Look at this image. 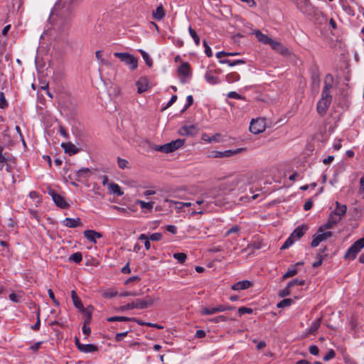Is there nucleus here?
<instances>
[{
	"instance_id": "obj_1",
	"label": "nucleus",
	"mask_w": 364,
	"mask_h": 364,
	"mask_svg": "<svg viewBox=\"0 0 364 364\" xmlns=\"http://www.w3.org/2000/svg\"><path fill=\"white\" fill-rule=\"evenodd\" d=\"M155 301V299L149 296H147L144 299H136L135 301L128 303L126 305L120 307V311H124L134 309H144L151 306Z\"/></svg>"
},
{
	"instance_id": "obj_2",
	"label": "nucleus",
	"mask_w": 364,
	"mask_h": 364,
	"mask_svg": "<svg viewBox=\"0 0 364 364\" xmlns=\"http://www.w3.org/2000/svg\"><path fill=\"white\" fill-rule=\"evenodd\" d=\"M295 4L297 9L303 14H311L312 11L314 15L321 16L326 20L327 19L320 10L311 6L309 0H296Z\"/></svg>"
},
{
	"instance_id": "obj_3",
	"label": "nucleus",
	"mask_w": 364,
	"mask_h": 364,
	"mask_svg": "<svg viewBox=\"0 0 364 364\" xmlns=\"http://www.w3.org/2000/svg\"><path fill=\"white\" fill-rule=\"evenodd\" d=\"M114 55L134 70L138 66V60L129 53H114Z\"/></svg>"
},
{
	"instance_id": "obj_4",
	"label": "nucleus",
	"mask_w": 364,
	"mask_h": 364,
	"mask_svg": "<svg viewBox=\"0 0 364 364\" xmlns=\"http://www.w3.org/2000/svg\"><path fill=\"white\" fill-rule=\"evenodd\" d=\"M364 247V237L355 241L347 250L345 258L354 259L358 253Z\"/></svg>"
},
{
	"instance_id": "obj_5",
	"label": "nucleus",
	"mask_w": 364,
	"mask_h": 364,
	"mask_svg": "<svg viewBox=\"0 0 364 364\" xmlns=\"http://www.w3.org/2000/svg\"><path fill=\"white\" fill-rule=\"evenodd\" d=\"M332 101V96H325L321 95L316 106V111L321 117H323L329 108Z\"/></svg>"
},
{
	"instance_id": "obj_6",
	"label": "nucleus",
	"mask_w": 364,
	"mask_h": 364,
	"mask_svg": "<svg viewBox=\"0 0 364 364\" xmlns=\"http://www.w3.org/2000/svg\"><path fill=\"white\" fill-rule=\"evenodd\" d=\"M246 148H238L234 150L228 149L223 151H212L210 154L209 157L212 158H230L232 157L236 154H240L242 151H245Z\"/></svg>"
},
{
	"instance_id": "obj_7",
	"label": "nucleus",
	"mask_w": 364,
	"mask_h": 364,
	"mask_svg": "<svg viewBox=\"0 0 364 364\" xmlns=\"http://www.w3.org/2000/svg\"><path fill=\"white\" fill-rule=\"evenodd\" d=\"M48 194L52 197V199L55 204L63 209H67L69 208V204L65 201V198L60 194L57 193L55 191L49 189Z\"/></svg>"
},
{
	"instance_id": "obj_8",
	"label": "nucleus",
	"mask_w": 364,
	"mask_h": 364,
	"mask_svg": "<svg viewBox=\"0 0 364 364\" xmlns=\"http://www.w3.org/2000/svg\"><path fill=\"white\" fill-rule=\"evenodd\" d=\"M332 236V232L331 231H326V232H316V235L313 236V240L311 242V246L312 247H317L320 242L322 241L326 240L327 238Z\"/></svg>"
},
{
	"instance_id": "obj_9",
	"label": "nucleus",
	"mask_w": 364,
	"mask_h": 364,
	"mask_svg": "<svg viewBox=\"0 0 364 364\" xmlns=\"http://www.w3.org/2000/svg\"><path fill=\"white\" fill-rule=\"evenodd\" d=\"M185 143V139H178L173 141H171L169 143H166L164 145V153L168 154L171 153L180 147H181Z\"/></svg>"
},
{
	"instance_id": "obj_10",
	"label": "nucleus",
	"mask_w": 364,
	"mask_h": 364,
	"mask_svg": "<svg viewBox=\"0 0 364 364\" xmlns=\"http://www.w3.org/2000/svg\"><path fill=\"white\" fill-rule=\"evenodd\" d=\"M249 129L252 134H257L262 133L265 129V126L262 119H252Z\"/></svg>"
},
{
	"instance_id": "obj_11",
	"label": "nucleus",
	"mask_w": 364,
	"mask_h": 364,
	"mask_svg": "<svg viewBox=\"0 0 364 364\" xmlns=\"http://www.w3.org/2000/svg\"><path fill=\"white\" fill-rule=\"evenodd\" d=\"M333 77L331 74L328 73L326 75L324 80V86L322 90L321 95L325 96H331L330 93L331 89L333 87Z\"/></svg>"
},
{
	"instance_id": "obj_12",
	"label": "nucleus",
	"mask_w": 364,
	"mask_h": 364,
	"mask_svg": "<svg viewBox=\"0 0 364 364\" xmlns=\"http://www.w3.org/2000/svg\"><path fill=\"white\" fill-rule=\"evenodd\" d=\"M198 129L196 125L183 126L180 128L178 134L181 136H196L198 134Z\"/></svg>"
},
{
	"instance_id": "obj_13",
	"label": "nucleus",
	"mask_w": 364,
	"mask_h": 364,
	"mask_svg": "<svg viewBox=\"0 0 364 364\" xmlns=\"http://www.w3.org/2000/svg\"><path fill=\"white\" fill-rule=\"evenodd\" d=\"M271 47L277 53L284 56H287L290 55L289 50L279 41H274L271 44Z\"/></svg>"
},
{
	"instance_id": "obj_14",
	"label": "nucleus",
	"mask_w": 364,
	"mask_h": 364,
	"mask_svg": "<svg viewBox=\"0 0 364 364\" xmlns=\"http://www.w3.org/2000/svg\"><path fill=\"white\" fill-rule=\"evenodd\" d=\"M84 237L89 240L90 242L92 243L97 242V239H100L102 237V233L97 232L93 230H85L84 232Z\"/></svg>"
},
{
	"instance_id": "obj_15",
	"label": "nucleus",
	"mask_w": 364,
	"mask_h": 364,
	"mask_svg": "<svg viewBox=\"0 0 364 364\" xmlns=\"http://www.w3.org/2000/svg\"><path fill=\"white\" fill-rule=\"evenodd\" d=\"M138 93L141 94L148 90L149 88V80L146 77H140L136 83Z\"/></svg>"
},
{
	"instance_id": "obj_16",
	"label": "nucleus",
	"mask_w": 364,
	"mask_h": 364,
	"mask_svg": "<svg viewBox=\"0 0 364 364\" xmlns=\"http://www.w3.org/2000/svg\"><path fill=\"white\" fill-rule=\"evenodd\" d=\"M63 225L68 228H75L82 225L81 219L80 218H66L63 221Z\"/></svg>"
},
{
	"instance_id": "obj_17",
	"label": "nucleus",
	"mask_w": 364,
	"mask_h": 364,
	"mask_svg": "<svg viewBox=\"0 0 364 364\" xmlns=\"http://www.w3.org/2000/svg\"><path fill=\"white\" fill-rule=\"evenodd\" d=\"M254 34L255 35L256 38H257V40L259 42H261L265 45L271 46V44L274 41V40H272L268 36L262 33L259 30H255L254 31Z\"/></svg>"
},
{
	"instance_id": "obj_18",
	"label": "nucleus",
	"mask_w": 364,
	"mask_h": 364,
	"mask_svg": "<svg viewBox=\"0 0 364 364\" xmlns=\"http://www.w3.org/2000/svg\"><path fill=\"white\" fill-rule=\"evenodd\" d=\"M308 230V226L302 225L298 226L291 234V237H294L295 240L300 239Z\"/></svg>"
},
{
	"instance_id": "obj_19",
	"label": "nucleus",
	"mask_w": 364,
	"mask_h": 364,
	"mask_svg": "<svg viewBox=\"0 0 364 364\" xmlns=\"http://www.w3.org/2000/svg\"><path fill=\"white\" fill-rule=\"evenodd\" d=\"M61 146L63 148L64 151L68 154L70 156L74 155L79 151V149L77 148L73 143L67 142L62 143Z\"/></svg>"
},
{
	"instance_id": "obj_20",
	"label": "nucleus",
	"mask_w": 364,
	"mask_h": 364,
	"mask_svg": "<svg viewBox=\"0 0 364 364\" xmlns=\"http://www.w3.org/2000/svg\"><path fill=\"white\" fill-rule=\"evenodd\" d=\"M252 285V283L248 280H243L240 281L234 284L231 289L235 291H240V290H244L247 289L249 287H250Z\"/></svg>"
},
{
	"instance_id": "obj_21",
	"label": "nucleus",
	"mask_w": 364,
	"mask_h": 364,
	"mask_svg": "<svg viewBox=\"0 0 364 364\" xmlns=\"http://www.w3.org/2000/svg\"><path fill=\"white\" fill-rule=\"evenodd\" d=\"M71 297H72L74 306L77 309H80L81 311L85 312L86 309L84 308L83 304H82L81 300L77 296V294H76L75 290H73L71 291Z\"/></svg>"
},
{
	"instance_id": "obj_22",
	"label": "nucleus",
	"mask_w": 364,
	"mask_h": 364,
	"mask_svg": "<svg viewBox=\"0 0 364 364\" xmlns=\"http://www.w3.org/2000/svg\"><path fill=\"white\" fill-rule=\"evenodd\" d=\"M205 79L209 84L214 85L218 84L220 80L218 77L213 73V70H208L205 74Z\"/></svg>"
},
{
	"instance_id": "obj_23",
	"label": "nucleus",
	"mask_w": 364,
	"mask_h": 364,
	"mask_svg": "<svg viewBox=\"0 0 364 364\" xmlns=\"http://www.w3.org/2000/svg\"><path fill=\"white\" fill-rule=\"evenodd\" d=\"M191 67L188 63H183L178 68V73L180 75L186 77L189 75Z\"/></svg>"
},
{
	"instance_id": "obj_24",
	"label": "nucleus",
	"mask_w": 364,
	"mask_h": 364,
	"mask_svg": "<svg viewBox=\"0 0 364 364\" xmlns=\"http://www.w3.org/2000/svg\"><path fill=\"white\" fill-rule=\"evenodd\" d=\"M165 16V11L162 4H160L155 11H153V18L155 20L161 21Z\"/></svg>"
},
{
	"instance_id": "obj_25",
	"label": "nucleus",
	"mask_w": 364,
	"mask_h": 364,
	"mask_svg": "<svg viewBox=\"0 0 364 364\" xmlns=\"http://www.w3.org/2000/svg\"><path fill=\"white\" fill-rule=\"evenodd\" d=\"M347 211V206L346 205H342L339 203L338 201L336 202V209L333 213L340 216L341 218L346 214Z\"/></svg>"
},
{
	"instance_id": "obj_26",
	"label": "nucleus",
	"mask_w": 364,
	"mask_h": 364,
	"mask_svg": "<svg viewBox=\"0 0 364 364\" xmlns=\"http://www.w3.org/2000/svg\"><path fill=\"white\" fill-rule=\"evenodd\" d=\"M109 190L111 193L115 194L117 196H122L124 194V192L121 190L120 186L115 183H111L109 185Z\"/></svg>"
},
{
	"instance_id": "obj_27",
	"label": "nucleus",
	"mask_w": 364,
	"mask_h": 364,
	"mask_svg": "<svg viewBox=\"0 0 364 364\" xmlns=\"http://www.w3.org/2000/svg\"><path fill=\"white\" fill-rule=\"evenodd\" d=\"M98 350V347L94 344H83L82 346H81V349L80 350V352L88 353H93Z\"/></svg>"
},
{
	"instance_id": "obj_28",
	"label": "nucleus",
	"mask_w": 364,
	"mask_h": 364,
	"mask_svg": "<svg viewBox=\"0 0 364 364\" xmlns=\"http://www.w3.org/2000/svg\"><path fill=\"white\" fill-rule=\"evenodd\" d=\"M321 322V318H317L315 320L311 325L310 328L308 330V333L311 335H314L319 328Z\"/></svg>"
},
{
	"instance_id": "obj_29",
	"label": "nucleus",
	"mask_w": 364,
	"mask_h": 364,
	"mask_svg": "<svg viewBox=\"0 0 364 364\" xmlns=\"http://www.w3.org/2000/svg\"><path fill=\"white\" fill-rule=\"evenodd\" d=\"M240 78V75L236 72L230 73L225 76V80L228 83L237 82Z\"/></svg>"
},
{
	"instance_id": "obj_30",
	"label": "nucleus",
	"mask_w": 364,
	"mask_h": 364,
	"mask_svg": "<svg viewBox=\"0 0 364 364\" xmlns=\"http://www.w3.org/2000/svg\"><path fill=\"white\" fill-rule=\"evenodd\" d=\"M219 63L221 64H228L229 66H235L239 64H245V61L243 60H230L228 59H223V60H219Z\"/></svg>"
},
{
	"instance_id": "obj_31",
	"label": "nucleus",
	"mask_w": 364,
	"mask_h": 364,
	"mask_svg": "<svg viewBox=\"0 0 364 364\" xmlns=\"http://www.w3.org/2000/svg\"><path fill=\"white\" fill-rule=\"evenodd\" d=\"M68 260L79 264L82 260V255L80 252H75L69 257Z\"/></svg>"
},
{
	"instance_id": "obj_32",
	"label": "nucleus",
	"mask_w": 364,
	"mask_h": 364,
	"mask_svg": "<svg viewBox=\"0 0 364 364\" xmlns=\"http://www.w3.org/2000/svg\"><path fill=\"white\" fill-rule=\"evenodd\" d=\"M173 257L176 259L180 264H183L187 259V255L184 252H176L173 253Z\"/></svg>"
},
{
	"instance_id": "obj_33",
	"label": "nucleus",
	"mask_w": 364,
	"mask_h": 364,
	"mask_svg": "<svg viewBox=\"0 0 364 364\" xmlns=\"http://www.w3.org/2000/svg\"><path fill=\"white\" fill-rule=\"evenodd\" d=\"M136 203L139 204L142 209H146L148 210H152L154 207V202H145L141 200H138Z\"/></svg>"
},
{
	"instance_id": "obj_34",
	"label": "nucleus",
	"mask_w": 364,
	"mask_h": 364,
	"mask_svg": "<svg viewBox=\"0 0 364 364\" xmlns=\"http://www.w3.org/2000/svg\"><path fill=\"white\" fill-rule=\"evenodd\" d=\"M188 32L190 36L192 37V38L194 41L195 44L198 46L200 45V38L196 31L192 28L191 26L188 27Z\"/></svg>"
},
{
	"instance_id": "obj_35",
	"label": "nucleus",
	"mask_w": 364,
	"mask_h": 364,
	"mask_svg": "<svg viewBox=\"0 0 364 364\" xmlns=\"http://www.w3.org/2000/svg\"><path fill=\"white\" fill-rule=\"evenodd\" d=\"M107 321H109V322L131 321V318L130 317H126V316H115L109 317L107 318Z\"/></svg>"
},
{
	"instance_id": "obj_36",
	"label": "nucleus",
	"mask_w": 364,
	"mask_h": 364,
	"mask_svg": "<svg viewBox=\"0 0 364 364\" xmlns=\"http://www.w3.org/2000/svg\"><path fill=\"white\" fill-rule=\"evenodd\" d=\"M139 52L143 58V59L144 60V61L146 62V64L149 66V67H151L152 65H153V61L151 59L150 56L149 55V54L145 52L144 50H139Z\"/></svg>"
},
{
	"instance_id": "obj_37",
	"label": "nucleus",
	"mask_w": 364,
	"mask_h": 364,
	"mask_svg": "<svg viewBox=\"0 0 364 364\" xmlns=\"http://www.w3.org/2000/svg\"><path fill=\"white\" fill-rule=\"evenodd\" d=\"M215 313H218L216 306L212 308L203 307L200 311L202 315H211Z\"/></svg>"
},
{
	"instance_id": "obj_38",
	"label": "nucleus",
	"mask_w": 364,
	"mask_h": 364,
	"mask_svg": "<svg viewBox=\"0 0 364 364\" xmlns=\"http://www.w3.org/2000/svg\"><path fill=\"white\" fill-rule=\"evenodd\" d=\"M11 160L8 153H4V156H0V171L3 170L4 164H7Z\"/></svg>"
},
{
	"instance_id": "obj_39",
	"label": "nucleus",
	"mask_w": 364,
	"mask_h": 364,
	"mask_svg": "<svg viewBox=\"0 0 364 364\" xmlns=\"http://www.w3.org/2000/svg\"><path fill=\"white\" fill-rule=\"evenodd\" d=\"M292 303L293 300L291 299H284L277 304V306L278 308H284L289 306Z\"/></svg>"
},
{
	"instance_id": "obj_40",
	"label": "nucleus",
	"mask_w": 364,
	"mask_h": 364,
	"mask_svg": "<svg viewBox=\"0 0 364 364\" xmlns=\"http://www.w3.org/2000/svg\"><path fill=\"white\" fill-rule=\"evenodd\" d=\"M229 320H231V318H229L228 316H227L225 315H220V316H216L215 318H213L212 319H210V321L214 322V323H219V322H226Z\"/></svg>"
},
{
	"instance_id": "obj_41",
	"label": "nucleus",
	"mask_w": 364,
	"mask_h": 364,
	"mask_svg": "<svg viewBox=\"0 0 364 364\" xmlns=\"http://www.w3.org/2000/svg\"><path fill=\"white\" fill-rule=\"evenodd\" d=\"M216 309H217V311L218 313V312H223V311H229V310H234L235 309V307L230 306V305L220 304V305L217 306Z\"/></svg>"
},
{
	"instance_id": "obj_42",
	"label": "nucleus",
	"mask_w": 364,
	"mask_h": 364,
	"mask_svg": "<svg viewBox=\"0 0 364 364\" xmlns=\"http://www.w3.org/2000/svg\"><path fill=\"white\" fill-rule=\"evenodd\" d=\"M294 241L295 240L294 239V237H291V235H290V236L286 240V241L282 245L280 249L285 250L289 248L294 242Z\"/></svg>"
},
{
	"instance_id": "obj_43",
	"label": "nucleus",
	"mask_w": 364,
	"mask_h": 364,
	"mask_svg": "<svg viewBox=\"0 0 364 364\" xmlns=\"http://www.w3.org/2000/svg\"><path fill=\"white\" fill-rule=\"evenodd\" d=\"M336 226L335 224H333L329 220H328L327 223L323 225H321L318 229V232H323L325 229H332Z\"/></svg>"
},
{
	"instance_id": "obj_44",
	"label": "nucleus",
	"mask_w": 364,
	"mask_h": 364,
	"mask_svg": "<svg viewBox=\"0 0 364 364\" xmlns=\"http://www.w3.org/2000/svg\"><path fill=\"white\" fill-rule=\"evenodd\" d=\"M9 106V103L6 100L4 92L0 93V108L6 109Z\"/></svg>"
},
{
	"instance_id": "obj_45",
	"label": "nucleus",
	"mask_w": 364,
	"mask_h": 364,
	"mask_svg": "<svg viewBox=\"0 0 364 364\" xmlns=\"http://www.w3.org/2000/svg\"><path fill=\"white\" fill-rule=\"evenodd\" d=\"M36 317V322L31 326L33 331H38L41 326L40 309L37 311Z\"/></svg>"
},
{
	"instance_id": "obj_46",
	"label": "nucleus",
	"mask_w": 364,
	"mask_h": 364,
	"mask_svg": "<svg viewBox=\"0 0 364 364\" xmlns=\"http://www.w3.org/2000/svg\"><path fill=\"white\" fill-rule=\"evenodd\" d=\"M328 220L333 224H335L336 225L337 223L341 220V218L333 212L330 214Z\"/></svg>"
},
{
	"instance_id": "obj_47",
	"label": "nucleus",
	"mask_w": 364,
	"mask_h": 364,
	"mask_svg": "<svg viewBox=\"0 0 364 364\" xmlns=\"http://www.w3.org/2000/svg\"><path fill=\"white\" fill-rule=\"evenodd\" d=\"M90 172L88 168H82L76 171V176L78 178L85 177V175Z\"/></svg>"
},
{
	"instance_id": "obj_48",
	"label": "nucleus",
	"mask_w": 364,
	"mask_h": 364,
	"mask_svg": "<svg viewBox=\"0 0 364 364\" xmlns=\"http://www.w3.org/2000/svg\"><path fill=\"white\" fill-rule=\"evenodd\" d=\"M193 104V97L192 95H188L186 97V104L184 106L183 109L181 110V112H184L186 109H188Z\"/></svg>"
},
{
	"instance_id": "obj_49",
	"label": "nucleus",
	"mask_w": 364,
	"mask_h": 364,
	"mask_svg": "<svg viewBox=\"0 0 364 364\" xmlns=\"http://www.w3.org/2000/svg\"><path fill=\"white\" fill-rule=\"evenodd\" d=\"M305 284V280L294 279L288 284V287H294V285L303 286Z\"/></svg>"
},
{
	"instance_id": "obj_50",
	"label": "nucleus",
	"mask_w": 364,
	"mask_h": 364,
	"mask_svg": "<svg viewBox=\"0 0 364 364\" xmlns=\"http://www.w3.org/2000/svg\"><path fill=\"white\" fill-rule=\"evenodd\" d=\"M228 97L229 98L237 99V100H245V97L235 91L228 92Z\"/></svg>"
},
{
	"instance_id": "obj_51",
	"label": "nucleus",
	"mask_w": 364,
	"mask_h": 364,
	"mask_svg": "<svg viewBox=\"0 0 364 364\" xmlns=\"http://www.w3.org/2000/svg\"><path fill=\"white\" fill-rule=\"evenodd\" d=\"M253 312V309L251 308L241 306L238 309V314L240 316H242L245 314H252Z\"/></svg>"
},
{
	"instance_id": "obj_52",
	"label": "nucleus",
	"mask_w": 364,
	"mask_h": 364,
	"mask_svg": "<svg viewBox=\"0 0 364 364\" xmlns=\"http://www.w3.org/2000/svg\"><path fill=\"white\" fill-rule=\"evenodd\" d=\"M298 270L294 267L293 269H289L284 275L283 279H287L297 274Z\"/></svg>"
},
{
	"instance_id": "obj_53",
	"label": "nucleus",
	"mask_w": 364,
	"mask_h": 364,
	"mask_svg": "<svg viewBox=\"0 0 364 364\" xmlns=\"http://www.w3.org/2000/svg\"><path fill=\"white\" fill-rule=\"evenodd\" d=\"M336 356V353L333 349H330L323 358L324 361H328Z\"/></svg>"
},
{
	"instance_id": "obj_54",
	"label": "nucleus",
	"mask_w": 364,
	"mask_h": 364,
	"mask_svg": "<svg viewBox=\"0 0 364 364\" xmlns=\"http://www.w3.org/2000/svg\"><path fill=\"white\" fill-rule=\"evenodd\" d=\"M240 230V228L239 225H234L232 228H230L226 232L225 236L228 237L232 233H237Z\"/></svg>"
},
{
	"instance_id": "obj_55",
	"label": "nucleus",
	"mask_w": 364,
	"mask_h": 364,
	"mask_svg": "<svg viewBox=\"0 0 364 364\" xmlns=\"http://www.w3.org/2000/svg\"><path fill=\"white\" fill-rule=\"evenodd\" d=\"M117 164H118V166L120 168L124 169L127 166L128 161H127L126 159H121V158L119 157L117 159Z\"/></svg>"
},
{
	"instance_id": "obj_56",
	"label": "nucleus",
	"mask_w": 364,
	"mask_h": 364,
	"mask_svg": "<svg viewBox=\"0 0 364 364\" xmlns=\"http://www.w3.org/2000/svg\"><path fill=\"white\" fill-rule=\"evenodd\" d=\"M129 331H131V329L129 328V331H127L125 332H122V333H118L116 334L115 336V340L118 342L121 341L123 340V338L124 337H126L129 333Z\"/></svg>"
},
{
	"instance_id": "obj_57",
	"label": "nucleus",
	"mask_w": 364,
	"mask_h": 364,
	"mask_svg": "<svg viewBox=\"0 0 364 364\" xmlns=\"http://www.w3.org/2000/svg\"><path fill=\"white\" fill-rule=\"evenodd\" d=\"M203 46L205 48V53L208 57H211L213 55L212 50L210 47L208 45L206 41H203Z\"/></svg>"
},
{
	"instance_id": "obj_58",
	"label": "nucleus",
	"mask_w": 364,
	"mask_h": 364,
	"mask_svg": "<svg viewBox=\"0 0 364 364\" xmlns=\"http://www.w3.org/2000/svg\"><path fill=\"white\" fill-rule=\"evenodd\" d=\"M162 239V235L160 232H154L149 236V240L152 241H159Z\"/></svg>"
},
{
	"instance_id": "obj_59",
	"label": "nucleus",
	"mask_w": 364,
	"mask_h": 364,
	"mask_svg": "<svg viewBox=\"0 0 364 364\" xmlns=\"http://www.w3.org/2000/svg\"><path fill=\"white\" fill-rule=\"evenodd\" d=\"M309 353L314 355H318V353H319V349H318V346L316 345L310 346L309 348Z\"/></svg>"
},
{
	"instance_id": "obj_60",
	"label": "nucleus",
	"mask_w": 364,
	"mask_h": 364,
	"mask_svg": "<svg viewBox=\"0 0 364 364\" xmlns=\"http://www.w3.org/2000/svg\"><path fill=\"white\" fill-rule=\"evenodd\" d=\"M177 95H172L171 98L168 101V102L166 104V105L162 109V110L166 109L168 107H170L176 100H177Z\"/></svg>"
},
{
	"instance_id": "obj_61",
	"label": "nucleus",
	"mask_w": 364,
	"mask_h": 364,
	"mask_svg": "<svg viewBox=\"0 0 364 364\" xmlns=\"http://www.w3.org/2000/svg\"><path fill=\"white\" fill-rule=\"evenodd\" d=\"M9 297L10 300L12 301L13 302H15V303L20 302L21 296L14 292L10 294Z\"/></svg>"
},
{
	"instance_id": "obj_62",
	"label": "nucleus",
	"mask_w": 364,
	"mask_h": 364,
	"mask_svg": "<svg viewBox=\"0 0 364 364\" xmlns=\"http://www.w3.org/2000/svg\"><path fill=\"white\" fill-rule=\"evenodd\" d=\"M289 288H290V287H288V285H287V287H286L285 289H282V290H280V291H279V296L280 297H285V296H287L289 295V294H290Z\"/></svg>"
},
{
	"instance_id": "obj_63",
	"label": "nucleus",
	"mask_w": 364,
	"mask_h": 364,
	"mask_svg": "<svg viewBox=\"0 0 364 364\" xmlns=\"http://www.w3.org/2000/svg\"><path fill=\"white\" fill-rule=\"evenodd\" d=\"M48 296L49 297L52 299V301H53V303L56 305V306H59L60 303L59 301L55 299V295H54V293L53 291H52L51 289H49L48 290Z\"/></svg>"
},
{
	"instance_id": "obj_64",
	"label": "nucleus",
	"mask_w": 364,
	"mask_h": 364,
	"mask_svg": "<svg viewBox=\"0 0 364 364\" xmlns=\"http://www.w3.org/2000/svg\"><path fill=\"white\" fill-rule=\"evenodd\" d=\"M118 292L117 291H106L104 293V297L107 299H111L117 295Z\"/></svg>"
}]
</instances>
